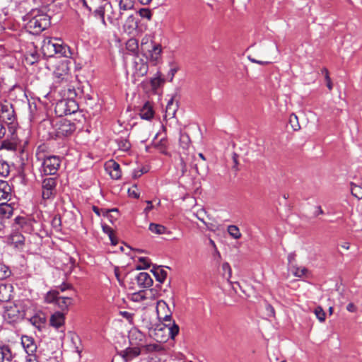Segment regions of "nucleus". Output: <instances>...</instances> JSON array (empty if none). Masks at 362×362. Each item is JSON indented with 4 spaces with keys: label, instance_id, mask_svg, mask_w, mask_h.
I'll use <instances>...</instances> for the list:
<instances>
[{
    "label": "nucleus",
    "instance_id": "3c124183",
    "mask_svg": "<svg viewBox=\"0 0 362 362\" xmlns=\"http://www.w3.org/2000/svg\"><path fill=\"white\" fill-rule=\"evenodd\" d=\"M152 42H154V41L153 40V37L151 35H146L141 39V45H146V44H150V43H152Z\"/></svg>",
    "mask_w": 362,
    "mask_h": 362
},
{
    "label": "nucleus",
    "instance_id": "bf43d9fd",
    "mask_svg": "<svg viewBox=\"0 0 362 362\" xmlns=\"http://www.w3.org/2000/svg\"><path fill=\"white\" fill-rule=\"evenodd\" d=\"M6 134V128L2 123L0 122V139H1Z\"/></svg>",
    "mask_w": 362,
    "mask_h": 362
},
{
    "label": "nucleus",
    "instance_id": "4be33fe9",
    "mask_svg": "<svg viewBox=\"0 0 362 362\" xmlns=\"http://www.w3.org/2000/svg\"><path fill=\"white\" fill-rule=\"evenodd\" d=\"M134 68H135L136 74L138 76H144L148 72V65L146 62H144L143 59H140L139 61L135 62Z\"/></svg>",
    "mask_w": 362,
    "mask_h": 362
},
{
    "label": "nucleus",
    "instance_id": "dca6fc26",
    "mask_svg": "<svg viewBox=\"0 0 362 362\" xmlns=\"http://www.w3.org/2000/svg\"><path fill=\"white\" fill-rule=\"evenodd\" d=\"M11 197V188L7 182L0 180V201L10 199Z\"/></svg>",
    "mask_w": 362,
    "mask_h": 362
},
{
    "label": "nucleus",
    "instance_id": "13d9d810",
    "mask_svg": "<svg viewBox=\"0 0 362 362\" xmlns=\"http://www.w3.org/2000/svg\"><path fill=\"white\" fill-rule=\"evenodd\" d=\"M346 310L349 312L354 313L356 311V307L353 303H350L347 305Z\"/></svg>",
    "mask_w": 362,
    "mask_h": 362
},
{
    "label": "nucleus",
    "instance_id": "a18cd8bd",
    "mask_svg": "<svg viewBox=\"0 0 362 362\" xmlns=\"http://www.w3.org/2000/svg\"><path fill=\"white\" fill-rule=\"evenodd\" d=\"M37 53L36 52H30L27 54L25 57L26 61L30 64H33L37 62Z\"/></svg>",
    "mask_w": 362,
    "mask_h": 362
},
{
    "label": "nucleus",
    "instance_id": "9d476101",
    "mask_svg": "<svg viewBox=\"0 0 362 362\" xmlns=\"http://www.w3.org/2000/svg\"><path fill=\"white\" fill-rule=\"evenodd\" d=\"M145 334L136 328L132 329L129 334V339L132 345L144 346Z\"/></svg>",
    "mask_w": 362,
    "mask_h": 362
},
{
    "label": "nucleus",
    "instance_id": "a211bd4d",
    "mask_svg": "<svg viewBox=\"0 0 362 362\" xmlns=\"http://www.w3.org/2000/svg\"><path fill=\"white\" fill-rule=\"evenodd\" d=\"M58 107L66 106L64 109V113L66 115H71L76 112L78 108V105L74 100H68L60 102Z\"/></svg>",
    "mask_w": 362,
    "mask_h": 362
},
{
    "label": "nucleus",
    "instance_id": "de8ad7c7",
    "mask_svg": "<svg viewBox=\"0 0 362 362\" xmlns=\"http://www.w3.org/2000/svg\"><path fill=\"white\" fill-rule=\"evenodd\" d=\"M127 47L128 49H129L131 51L134 52V51L136 50L138 48L137 40L136 39L129 40L127 43Z\"/></svg>",
    "mask_w": 362,
    "mask_h": 362
},
{
    "label": "nucleus",
    "instance_id": "cd10ccee",
    "mask_svg": "<svg viewBox=\"0 0 362 362\" xmlns=\"http://www.w3.org/2000/svg\"><path fill=\"white\" fill-rule=\"evenodd\" d=\"M153 274L156 280L160 283H163L167 277V272L160 268L156 269Z\"/></svg>",
    "mask_w": 362,
    "mask_h": 362
},
{
    "label": "nucleus",
    "instance_id": "5fc2aeb1",
    "mask_svg": "<svg viewBox=\"0 0 362 362\" xmlns=\"http://www.w3.org/2000/svg\"><path fill=\"white\" fill-rule=\"evenodd\" d=\"M205 214V211L204 209H200L199 211L197 212L196 214V216L197 218L201 221L202 222H203L204 224H206V222L204 221V218L202 217V215Z\"/></svg>",
    "mask_w": 362,
    "mask_h": 362
},
{
    "label": "nucleus",
    "instance_id": "6ab92c4d",
    "mask_svg": "<svg viewBox=\"0 0 362 362\" xmlns=\"http://www.w3.org/2000/svg\"><path fill=\"white\" fill-rule=\"evenodd\" d=\"M134 0H119V13L117 18H121L124 11L132 10L134 7Z\"/></svg>",
    "mask_w": 362,
    "mask_h": 362
},
{
    "label": "nucleus",
    "instance_id": "412c9836",
    "mask_svg": "<svg viewBox=\"0 0 362 362\" xmlns=\"http://www.w3.org/2000/svg\"><path fill=\"white\" fill-rule=\"evenodd\" d=\"M141 117L144 119L149 120L153 118L154 112L153 107L149 102H146L142 108L140 110L139 113Z\"/></svg>",
    "mask_w": 362,
    "mask_h": 362
},
{
    "label": "nucleus",
    "instance_id": "c03bdc74",
    "mask_svg": "<svg viewBox=\"0 0 362 362\" xmlns=\"http://www.w3.org/2000/svg\"><path fill=\"white\" fill-rule=\"evenodd\" d=\"M177 172L179 176H183L187 172V165L182 158L180 159V162L177 165Z\"/></svg>",
    "mask_w": 362,
    "mask_h": 362
},
{
    "label": "nucleus",
    "instance_id": "6e6d98bb",
    "mask_svg": "<svg viewBox=\"0 0 362 362\" xmlns=\"http://www.w3.org/2000/svg\"><path fill=\"white\" fill-rule=\"evenodd\" d=\"M222 269L224 271H228V278H230V276H231V269H230V267L229 264L227 263V262L223 263L222 264Z\"/></svg>",
    "mask_w": 362,
    "mask_h": 362
},
{
    "label": "nucleus",
    "instance_id": "f3484780",
    "mask_svg": "<svg viewBox=\"0 0 362 362\" xmlns=\"http://www.w3.org/2000/svg\"><path fill=\"white\" fill-rule=\"evenodd\" d=\"M177 109L178 104L177 103L174 102V97L172 96L170 99L168 100L165 108V118H173L175 115Z\"/></svg>",
    "mask_w": 362,
    "mask_h": 362
},
{
    "label": "nucleus",
    "instance_id": "20e7f679",
    "mask_svg": "<svg viewBox=\"0 0 362 362\" xmlns=\"http://www.w3.org/2000/svg\"><path fill=\"white\" fill-rule=\"evenodd\" d=\"M21 344L27 353L25 362H37L35 356L37 345L32 337L23 335L21 337Z\"/></svg>",
    "mask_w": 362,
    "mask_h": 362
},
{
    "label": "nucleus",
    "instance_id": "7c9ffc66",
    "mask_svg": "<svg viewBox=\"0 0 362 362\" xmlns=\"http://www.w3.org/2000/svg\"><path fill=\"white\" fill-rule=\"evenodd\" d=\"M11 274L9 268L3 263H0V280H4L10 276Z\"/></svg>",
    "mask_w": 362,
    "mask_h": 362
},
{
    "label": "nucleus",
    "instance_id": "423d86ee",
    "mask_svg": "<svg viewBox=\"0 0 362 362\" xmlns=\"http://www.w3.org/2000/svg\"><path fill=\"white\" fill-rule=\"evenodd\" d=\"M61 164L59 157L56 156H50L44 158L42 163L43 172L46 175H54Z\"/></svg>",
    "mask_w": 362,
    "mask_h": 362
},
{
    "label": "nucleus",
    "instance_id": "1a4fd4ad",
    "mask_svg": "<svg viewBox=\"0 0 362 362\" xmlns=\"http://www.w3.org/2000/svg\"><path fill=\"white\" fill-rule=\"evenodd\" d=\"M55 41L51 37H46L42 43L41 49L45 57H52L56 55Z\"/></svg>",
    "mask_w": 362,
    "mask_h": 362
},
{
    "label": "nucleus",
    "instance_id": "f03ea898",
    "mask_svg": "<svg viewBox=\"0 0 362 362\" xmlns=\"http://www.w3.org/2000/svg\"><path fill=\"white\" fill-rule=\"evenodd\" d=\"M26 20H28V22L25 28L33 35L40 34L49 25V16L40 10H33L26 16Z\"/></svg>",
    "mask_w": 362,
    "mask_h": 362
},
{
    "label": "nucleus",
    "instance_id": "69168bd1",
    "mask_svg": "<svg viewBox=\"0 0 362 362\" xmlns=\"http://www.w3.org/2000/svg\"><path fill=\"white\" fill-rule=\"evenodd\" d=\"M69 95L68 96L71 98L76 95V90L74 89H70L69 88Z\"/></svg>",
    "mask_w": 362,
    "mask_h": 362
},
{
    "label": "nucleus",
    "instance_id": "c756f323",
    "mask_svg": "<svg viewBox=\"0 0 362 362\" xmlns=\"http://www.w3.org/2000/svg\"><path fill=\"white\" fill-rule=\"evenodd\" d=\"M228 232L229 235L234 239H239L241 238V233L238 226L235 225H230L228 227Z\"/></svg>",
    "mask_w": 362,
    "mask_h": 362
},
{
    "label": "nucleus",
    "instance_id": "052dcab7",
    "mask_svg": "<svg viewBox=\"0 0 362 362\" xmlns=\"http://www.w3.org/2000/svg\"><path fill=\"white\" fill-rule=\"evenodd\" d=\"M139 262H143L146 267H149V262H148V260L147 258H146V257H140L139 258Z\"/></svg>",
    "mask_w": 362,
    "mask_h": 362
},
{
    "label": "nucleus",
    "instance_id": "338daca9",
    "mask_svg": "<svg viewBox=\"0 0 362 362\" xmlns=\"http://www.w3.org/2000/svg\"><path fill=\"white\" fill-rule=\"evenodd\" d=\"M70 288V285L63 284L59 286V288L62 291H64Z\"/></svg>",
    "mask_w": 362,
    "mask_h": 362
},
{
    "label": "nucleus",
    "instance_id": "2eb2a0df",
    "mask_svg": "<svg viewBox=\"0 0 362 362\" xmlns=\"http://www.w3.org/2000/svg\"><path fill=\"white\" fill-rule=\"evenodd\" d=\"M137 284L142 288H148L153 284V279L147 272H140L136 276Z\"/></svg>",
    "mask_w": 362,
    "mask_h": 362
},
{
    "label": "nucleus",
    "instance_id": "8fccbe9b",
    "mask_svg": "<svg viewBox=\"0 0 362 362\" xmlns=\"http://www.w3.org/2000/svg\"><path fill=\"white\" fill-rule=\"evenodd\" d=\"M156 42H154L150 44L141 45V50L143 54L144 55L146 53L149 52V49H152L153 46H154Z\"/></svg>",
    "mask_w": 362,
    "mask_h": 362
},
{
    "label": "nucleus",
    "instance_id": "0e129e2a",
    "mask_svg": "<svg viewBox=\"0 0 362 362\" xmlns=\"http://www.w3.org/2000/svg\"><path fill=\"white\" fill-rule=\"evenodd\" d=\"M6 221L3 219L2 217H0V232L3 231L5 228Z\"/></svg>",
    "mask_w": 362,
    "mask_h": 362
},
{
    "label": "nucleus",
    "instance_id": "c9c22d12",
    "mask_svg": "<svg viewBox=\"0 0 362 362\" xmlns=\"http://www.w3.org/2000/svg\"><path fill=\"white\" fill-rule=\"evenodd\" d=\"M289 124L291 126V128L294 131H297L300 129V126L298 122V117L295 114H291L289 117Z\"/></svg>",
    "mask_w": 362,
    "mask_h": 362
},
{
    "label": "nucleus",
    "instance_id": "58836bf2",
    "mask_svg": "<svg viewBox=\"0 0 362 362\" xmlns=\"http://www.w3.org/2000/svg\"><path fill=\"white\" fill-rule=\"evenodd\" d=\"M124 27H127L128 30H133L137 27V22L133 15L129 16L126 21Z\"/></svg>",
    "mask_w": 362,
    "mask_h": 362
},
{
    "label": "nucleus",
    "instance_id": "5701e85b",
    "mask_svg": "<svg viewBox=\"0 0 362 362\" xmlns=\"http://www.w3.org/2000/svg\"><path fill=\"white\" fill-rule=\"evenodd\" d=\"M13 209L11 204L6 202L0 203V217H2L3 219L6 221L13 214Z\"/></svg>",
    "mask_w": 362,
    "mask_h": 362
},
{
    "label": "nucleus",
    "instance_id": "4d7b16f0",
    "mask_svg": "<svg viewBox=\"0 0 362 362\" xmlns=\"http://www.w3.org/2000/svg\"><path fill=\"white\" fill-rule=\"evenodd\" d=\"M148 206L144 209V212L147 215L148 212L152 210L153 206L152 205L151 201H146Z\"/></svg>",
    "mask_w": 362,
    "mask_h": 362
},
{
    "label": "nucleus",
    "instance_id": "680f3d73",
    "mask_svg": "<svg viewBox=\"0 0 362 362\" xmlns=\"http://www.w3.org/2000/svg\"><path fill=\"white\" fill-rule=\"evenodd\" d=\"M322 73H325V80L326 81H331V78L329 76V72H328V70L325 68H324L322 70Z\"/></svg>",
    "mask_w": 362,
    "mask_h": 362
},
{
    "label": "nucleus",
    "instance_id": "72a5a7b5",
    "mask_svg": "<svg viewBox=\"0 0 362 362\" xmlns=\"http://www.w3.org/2000/svg\"><path fill=\"white\" fill-rule=\"evenodd\" d=\"M10 173V166L6 161H0V175L3 177H7Z\"/></svg>",
    "mask_w": 362,
    "mask_h": 362
},
{
    "label": "nucleus",
    "instance_id": "a878e982",
    "mask_svg": "<svg viewBox=\"0 0 362 362\" xmlns=\"http://www.w3.org/2000/svg\"><path fill=\"white\" fill-rule=\"evenodd\" d=\"M148 229L153 233L158 235L165 234L167 230V228L164 226L153 223H150Z\"/></svg>",
    "mask_w": 362,
    "mask_h": 362
},
{
    "label": "nucleus",
    "instance_id": "473e14b6",
    "mask_svg": "<svg viewBox=\"0 0 362 362\" xmlns=\"http://www.w3.org/2000/svg\"><path fill=\"white\" fill-rule=\"evenodd\" d=\"M351 192L355 197L362 199V187L360 186L352 183L351 185Z\"/></svg>",
    "mask_w": 362,
    "mask_h": 362
},
{
    "label": "nucleus",
    "instance_id": "4468645a",
    "mask_svg": "<svg viewBox=\"0 0 362 362\" xmlns=\"http://www.w3.org/2000/svg\"><path fill=\"white\" fill-rule=\"evenodd\" d=\"M161 52V45L158 43H156L152 49H149V52L146 53L144 56L147 59L156 63L160 59Z\"/></svg>",
    "mask_w": 362,
    "mask_h": 362
},
{
    "label": "nucleus",
    "instance_id": "49530a36",
    "mask_svg": "<svg viewBox=\"0 0 362 362\" xmlns=\"http://www.w3.org/2000/svg\"><path fill=\"white\" fill-rule=\"evenodd\" d=\"M45 320L44 317L41 318L37 316H34L30 319L31 323L38 328L41 326L42 324L45 322Z\"/></svg>",
    "mask_w": 362,
    "mask_h": 362
},
{
    "label": "nucleus",
    "instance_id": "603ef678",
    "mask_svg": "<svg viewBox=\"0 0 362 362\" xmlns=\"http://www.w3.org/2000/svg\"><path fill=\"white\" fill-rule=\"evenodd\" d=\"M4 78L0 76V98L2 97L3 94L4 93Z\"/></svg>",
    "mask_w": 362,
    "mask_h": 362
},
{
    "label": "nucleus",
    "instance_id": "9b49d317",
    "mask_svg": "<svg viewBox=\"0 0 362 362\" xmlns=\"http://www.w3.org/2000/svg\"><path fill=\"white\" fill-rule=\"evenodd\" d=\"M105 169L112 179L118 180L121 177L119 165L114 160H110L105 164Z\"/></svg>",
    "mask_w": 362,
    "mask_h": 362
},
{
    "label": "nucleus",
    "instance_id": "ea45409f",
    "mask_svg": "<svg viewBox=\"0 0 362 362\" xmlns=\"http://www.w3.org/2000/svg\"><path fill=\"white\" fill-rule=\"evenodd\" d=\"M190 139L187 134H182L180 137V144L182 148H187L189 146Z\"/></svg>",
    "mask_w": 362,
    "mask_h": 362
},
{
    "label": "nucleus",
    "instance_id": "e433bc0d",
    "mask_svg": "<svg viewBox=\"0 0 362 362\" xmlns=\"http://www.w3.org/2000/svg\"><path fill=\"white\" fill-rule=\"evenodd\" d=\"M58 295H59L58 291H49L45 296V301L47 303H53V302L57 303V300L59 298Z\"/></svg>",
    "mask_w": 362,
    "mask_h": 362
},
{
    "label": "nucleus",
    "instance_id": "ddd939ff",
    "mask_svg": "<svg viewBox=\"0 0 362 362\" xmlns=\"http://www.w3.org/2000/svg\"><path fill=\"white\" fill-rule=\"evenodd\" d=\"M13 286L10 284H0V301L8 302L12 298Z\"/></svg>",
    "mask_w": 362,
    "mask_h": 362
},
{
    "label": "nucleus",
    "instance_id": "b1692460",
    "mask_svg": "<svg viewBox=\"0 0 362 362\" xmlns=\"http://www.w3.org/2000/svg\"><path fill=\"white\" fill-rule=\"evenodd\" d=\"M54 41L56 45V54L59 55V57H67L68 53H69L68 47L60 43L61 40L59 39H54Z\"/></svg>",
    "mask_w": 362,
    "mask_h": 362
},
{
    "label": "nucleus",
    "instance_id": "864d4df0",
    "mask_svg": "<svg viewBox=\"0 0 362 362\" xmlns=\"http://www.w3.org/2000/svg\"><path fill=\"white\" fill-rule=\"evenodd\" d=\"M160 80L159 78H153L151 80V83L153 88H156L160 85Z\"/></svg>",
    "mask_w": 362,
    "mask_h": 362
},
{
    "label": "nucleus",
    "instance_id": "aec40b11",
    "mask_svg": "<svg viewBox=\"0 0 362 362\" xmlns=\"http://www.w3.org/2000/svg\"><path fill=\"white\" fill-rule=\"evenodd\" d=\"M64 319L63 313L56 312L50 317V325L56 328H59L64 324Z\"/></svg>",
    "mask_w": 362,
    "mask_h": 362
},
{
    "label": "nucleus",
    "instance_id": "a19ab883",
    "mask_svg": "<svg viewBox=\"0 0 362 362\" xmlns=\"http://www.w3.org/2000/svg\"><path fill=\"white\" fill-rule=\"evenodd\" d=\"M139 16L143 18L150 21L152 18V12L149 8H142L138 11Z\"/></svg>",
    "mask_w": 362,
    "mask_h": 362
},
{
    "label": "nucleus",
    "instance_id": "0eeeda50",
    "mask_svg": "<svg viewBox=\"0 0 362 362\" xmlns=\"http://www.w3.org/2000/svg\"><path fill=\"white\" fill-rule=\"evenodd\" d=\"M54 76L57 83L67 82L69 80V69L66 61L62 62L58 64L54 71Z\"/></svg>",
    "mask_w": 362,
    "mask_h": 362
},
{
    "label": "nucleus",
    "instance_id": "79ce46f5",
    "mask_svg": "<svg viewBox=\"0 0 362 362\" xmlns=\"http://www.w3.org/2000/svg\"><path fill=\"white\" fill-rule=\"evenodd\" d=\"M130 299L134 302L145 301L144 296V291H139V292L134 293L131 295Z\"/></svg>",
    "mask_w": 362,
    "mask_h": 362
},
{
    "label": "nucleus",
    "instance_id": "7ed1b4c3",
    "mask_svg": "<svg viewBox=\"0 0 362 362\" xmlns=\"http://www.w3.org/2000/svg\"><path fill=\"white\" fill-rule=\"evenodd\" d=\"M76 129L75 123L66 119H62L55 124L56 136L59 138L71 136Z\"/></svg>",
    "mask_w": 362,
    "mask_h": 362
},
{
    "label": "nucleus",
    "instance_id": "bb28decb",
    "mask_svg": "<svg viewBox=\"0 0 362 362\" xmlns=\"http://www.w3.org/2000/svg\"><path fill=\"white\" fill-rule=\"evenodd\" d=\"M143 291L145 301H146V305H149L156 298V293L153 289L143 290Z\"/></svg>",
    "mask_w": 362,
    "mask_h": 362
},
{
    "label": "nucleus",
    "instance_id": "6e6552de",
    "mask_svg": "<svg viewBox=\"0 0 362 362\" xmlns=\"http://www.w3.org/2000/svg\"><path fill=\"white\" fill-rule=\"evenodd\" d=\"M0 119L8 124H12L14 122L15 112L12 104L2 103L0 109Z\"/></svg>",
    "mask_w": 362,
    "mask_h": 362
},
{
    "label": "nucleus",
    "instance_id": "f704fd0d",
    "mask_svg": "<svg viewBox=\"0 0 362 362\" xmlns=\"http://www.w3.org/2000/svg\"><path fill=\"white\" fill-rule=\"evenodd\" d=\"M314 313L320 322H323L325 320L326 314L321 306H317L314 310Z\"/></svg>",
    "mask_w": 362,
    "mask_h": 362
},
{
    "label": "nucleus",
    "instance_id": "393cba45",
    "mask_svg": "<svg viewBox=\"0 0 362 362\" xmlns=\"http://www.w3.org/2000/svg\"><path fill=\"white\" fill-rule=\"evenodd\" d=\"M72 303V298L70 297H60L57 300L56 304L62 309L66 310Z\"/></svg>",
    "mask_w": 362,
    "mask_h": 362
},
{
    "label": "nucleus",
    "instance_id": "f257e3e1",
    "mask_svg": "<svg viewBox=\"0 0 362 362\" xmlns=\"http://www.w3.org/2000/svg\"><path fill=\"white\" fill-rule=\"evenodd\" d=\"M156 312L159 320L163 322V327L158 332H168L169 337L174 339L179 332V327L175 323L171 325L172 311L168 305L163 300L158 301Z\"/></svg>",
    "mask_w": 362,
    "mask_h": 362
},
{
    "label": "nucleus",
    "instance_id": "f8f14e48",
    "mask_svg": "<svg viewBox=\"0 0 362 362\" xmlns=\"http://www.w3.org/2000/svg\"><path fill=\"white\" fill-rule=\"evenodd\" d=\"M140 354L141 347L135 345V346L128 347L122 351L120 355L126 361H129L139 356Z\"/></svg>",
    "mask_w": 362,
    "mask_h": 362
},
{
    "label": "nucleus",
    "instance_id": "37998d69",
    "mask_svg": "<svg viewBox=\"0 0 362 362\" xmlns=\"http://www.w3.org/2000/svg\"><path fill=\"white\" fill-rule=\"evenodd\" d=\"M292 272L295 276L302 277L307 274L308 269L305 267H293Z\"/></svg>",
    "mask_w": 362,
    "mask_h": 362
},
{
    "label": "nucleus",
    "instance_id": "774afa93",
    "mask_svg": "<svg viewBox=\"0 0 362 362\" xmlns=\"http://www.w3.org/2000/svg\"><path fill=\"white\" fill-rule=\"evenodd\" d=\"M15 221L17 224H21L24 221V218L20 216H18L15 218Z\"/></svg>",
    "mask_w": 362,
    "mask_h": 362
},
{
    "label": "nucleus",
    "instance_id": "09e8293b",
    "mask_svg": "<svg viewBox=\"0 0 362 362\" xmlns=\"http://www.w3.org/2000/svg\"><path fill=\"white\" fill-rule=\"evenodd\" d=\"M128 194L129 197H134V198H139V192L137 189L136 185L132 186L131 188L128 189Z\"/></svg>",
    "mask_w": 362,
    "mask_h": 362
},
{
    "label": "nucleus",
    "instance_id": "4c0bfd02",
    "mask_svg": "<svg viewBox=\"0 0 362 362\" xmlns=\"http://www.w3.org/2000/svg\"><path fill=\"white\" fill-rule=\"evenodd\" d=\"M0 149H6L8 151H15L16 149V144L8 140H4L1 142Z\"/></svg>",
    "mask_w": 362,
    "mask_h": 362
},
{
    "label": "nucleus",
    "instance_id": "39448f33",
    "mask_svg": "<svg viewBox=\"0 0 362 362\" xmlns=\"http://www.w3.org/2000/svg\"><path fill=\"white\" fill-rule=\"evenodd\" d=\"M57 181L54 177L45 178L42 183V197L43 199H49L54 197L56 194Z\"/></svg>",
    "mask_w": 362,
    "mask_h": 362
},
{
    "label": "nucleus",
    "instance_id": "2f4dec72",
    "mask_svg": "<svg viewBox=\"0 0 362 362\" xmlns=\"http://www.w3.org/2000/svg\"><path fill=\"white\" fill-rule=\"evenodd\" d=\"M94 16L95 18H98L100 19L103 25H106V22L105 20V8L103 6H99L97 9L94 11Z\"/></svg>",
    "mask_w": 362,
    "mask_h": 362
},
{
    "label": "nucleus",
    "instance_id": "c85d7f7f",
    "mask_svg": "<svg viewBox=\"0 0 362 362\" xmlns=\"http://www.w3.org/2000/svg\"><path fill=\"white\" fill-rule=\"evenodd\" d=\"M11 358V353L7 347L0 346V362H4V360L10 361Z\"/></svg>",
    "mask_w": 362,
    "mask_h": 362
},
{
    "label": "nucleus",
    "instance_id": "e2e57ef3",
    "mask_svg": "<svg viewBox=\"0 0 362 362\" xmlns=\"http://www.w3.org/2000/svg\"><path fill=\"white\" fill-rule=\"evenodd\" d=\"M61 220L59 217H54L52 221V224L54 225V226H60Z\"/></svg>",
    "mask_w": 362,
    "mask_h": 362
}]
</instances>
